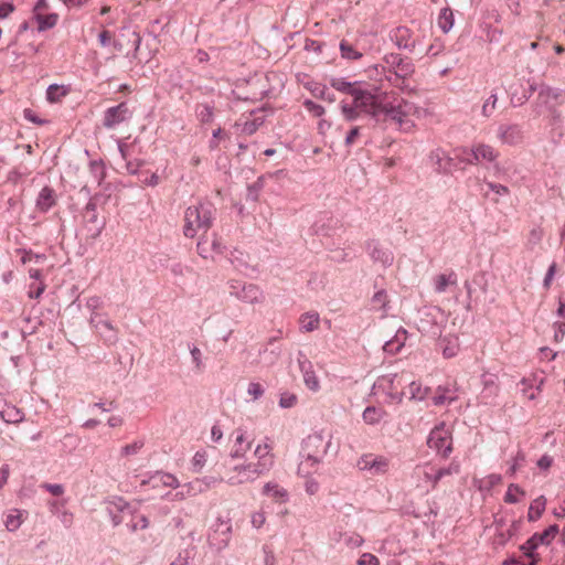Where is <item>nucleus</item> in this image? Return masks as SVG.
Instances as JSON below:
<instances>
[{"label": "nucleus", "instance_id": "obj_1", "mask_svg": "<svg viewBox=\"0 0 565 565\" xmlns=\"http://www.w3.org/2000/svg\"><path fill=\"white\" fill-rule=\"evenodd\" d=\"M330 85L351 96V100L343 99L340 103L341 113L349 121L355 120L361 114H367L376 120L394 124L407 131L414 127L413 119L420 117L419 107L394 93L370 90L343 78H332Z\"/></svg>", "mask_w": 565, "mask_h": 565}, {"label": "nucleus", "instance_id": "obj_2", "mask_svg": "<svg viewBox=\"0 0 565 565\" xmlns=\"http://www.w3.org/2000/svg\"><path fill=\"white\" fill-rule=\"evenodd\" d=\"M255 462H247L225 469L223 476L211 478L206 487H214L216 483L226 482L230 486L252 483L259 477L268 473L275 465V456L269 444L264 443L256 446L254 450Z\"/></svg>", "mask_w": 565, "mask_h": 565}, {"label": "nucleus", "instance_id": "obj_3", "mask_svg": "<svg viewBox=\"0 0 565 565\" xmlns=\"http://www.w3.org/2000/svg\"><path fill=\"white\" fill-rule=\"evenodd\" d=\"M214 211L215 209L213 204L207 201H200L190 205L185 210L183 217L184 236L194 238L195 236L201 235L203 238L212 226Z\"/></svg>", "mask_w": 565, "mask_h": 565}, {"label": "nucleus", "instance_id": "obj_4", "mask_svg": "<svg viewBox=\"0 0 565 565\" xmlns=\"http://www.w3.org/2000/svg\"><path fill=\"white\" fill-rule=\"evenodd\" d=\"M427 445L444 458H448L452 451V428L446 423L435 426L428 436Z\"/></svg>", "mask_w": 565, "mask_h": 565}, {"label": "nucleus", "instance_id": "obj_5", "mask_svg": "<svg viewBox=\"0 0 565 565\" xmlns=\"http://www.w3.org/2000/svg\"><path fill=\"white\" fill-rule=\"evenodd\" d=\"M356 467L372 477H382L390 472L392 462L386 456L369 452L358 459Z\"/></svg>", "mask_w": 565, "mask_h": 565}, {"label": "nucleus", "instance_id": "obj_6", "mask_svg": "<svg viewBox=\"0 0 565 565\" xmlns=\"http://www.w3.org/2000/svg\"><path fill=\"white\" fill-rule=\"evenodd\" d=\"M230 295L246 303H260L264 301V292L254 284H246L239 280L228 282Z\"/></svg>", "mask_w": 565, "mask_h": 565}, {"label": "nucleus", "instance_id": "obj_7", "mask_svg": "<svg viewBox=\"0 0 565 565\" xmlns=\"http://www.w3.org/2000/svg\"><path fill=\"white\" fill-rule=\"evenodd\" d=\"M435 472V465L426 462L418 465L414 468L412 479L415 487L428 491L435 489L437 486Z\"/></svg>", "mask_w": 565, "mask_h": 565}, {"label": "nucleus", "instance_id": "obj_8", "mask_svg": "<svg viewBox=\"0 0 565 565\" xmlns=\"http://www.w3.org/2000/svg\"><path fill=\"white\" fill-rule=\"evenodd\" d=\"M558 533V526L553 524L548 526L542 533H534L523 545H521V551L529 556L534 557V551L542 544L548 545Z\"/></svg>", "mask_w": 565, "mask_h": 565}, {"label": "nucleus", "instance_id": "obj_9", "mask_svg": "<svg viewBox=\"0 0 565 565\" xmlns=\"http://www.w3.org/2000/svg\"><path fill=\"white\" fill-rule=\"evenodd\" d=\"M385 63L393 70L398 78H407L414 72V65L411 60L403 58L398 54H390L385 57Z\"/></svg>", "mask_w": 565, "mask_h": 565}, {"label": "nucleus", "instance_id": "obj_10", "mask_svg": "<svg viewBox=\"0 0 565 565\" xmlns=\"http://www.w3.org/2000/svg\"><path fill=\"white\" fill-rule=\"evenodd\" d=\"M129 116V109L126 103H120L115 107L108 108L104 114V126L113 128L116 125L124 122Z\"/></svg>", "mask_w": 565, "mask_h": 565}, {"label": "nucleus", "instance_id": "obj_11", "mask_svg": "<svg viewBox=\"0 0 565 565\" xmlns=\"http://www.w3.org/2000/svg\"><path fill=\"white\" fill-rule=\"evenodd\" d=\"M520 384L522 385L521 391L524 397L532 401L541 393L544 377L539 379L536 374H532L529 377L522 379Z\"/></svg>", "mask_w": 565, "mask_h": 565}, {"label": "nucleus", "instance_id": "obj_12", "mask_svg": "<svg viewBox=\"0 0 565 565\" xmlns=\"http://www.w3.org/2000/svg\"><path fill=\"white\" fill-rule=\"evenodd\" d=\"M471 156L475 160V164H479L483 161L493 162L499 157V152L490 145L477 142L473 143Z\"/></svg>", "mask_w": 565, "mask_h": 565}, {"label": "nucleus", "instance_id": "obj_13", "mask_svg": "<svg viewBox=\"0 0 565 565\" xmlns=\"http://www.w3.org/2000/svg\"><path fill=\"white\" fill-rule=\"evenodd\" d=\"M498 137L502 143L515 146L522 142L523 134L522 130L515 126H501L498 131Z\"/></svg>", "mask_w": 565, "mask_h": 565}, {"label": "nucleus", "instance_id": "obj_14", "mask_svg": "<svg viewBox=\"0 0 565 565\" xmlns=\"http://www.w3.org/2000/svg\"><path fill=\"white\" fill-rule=\"evenodd\" d=\"M262 493L276 503H286L289 500L288 491L274 481L266 482L263 487Z\"/></svg>", "mask_w": 565, "mask_h": 565}, {"label": "nucleus", "instance_id": "obj_15", "mask_svg": "<svg viewBox=\"0 0 565 565\" xmlns=\"http://www.w3.org/2000/svg\"><path fill=\"white\" fill-rule=\"evenodd\" d=\"M148 483L154 489H160V488L175 489L180 484L178 478L174 475L169 473V472H161V471H157L154 475H152L149 478Z\"/></svg>", "mask_w": 565, "mask_h": 565}, {"label": "nucleus", "instance_id": "obj_16", "mask_svg": "<svg viewBox=\"0 0 565 565\" xmlns=\"http://www.w3.org/2000/svg\"><path fill=\"white\" fill-rule=\"evenodd\" d=\"M28 513L19 509H10L4 514V525L10 532L17 531L25 521Z\"/></svg>", "mask_w": 565, "mask_h": 565}, {"label": "nucleus", "instance_id": "obj_17", "mask_svg": "<svg viewBox=\"0 0 565 565\" xmlns=\"http://www.w3.org/2000/svg\"><path fill=\"white\" fill-rule=\"evenodd\" d=\"M252 443L246 441L245 433L241 429L237 430L234 445L231 449L230 456L233 459L244 458L247 451L250 449Z\"/></svg>", "mask_w": 565, "mask_h": 565}, {"label": "nucleus", "instance_id": "obj_18", "mask_svg": "<svg viewBox=\"0 0 565 565\" xmlns=\"http://www.w3.org/2000/svg\"><path fill=\"white\" fill-rule=\"evenodd\" d=\"M320 466V459L313 455L308 454L298 466V475L302 478H309L317 473Z\"/></svg>", "mask_w": 565, "mask_h": 565}, {"label": "nucleus", "instance_id": "obj_19", "mask_svg": "<svg viewBox=\"0 0 565 565\" xmlns=\"http://www.w3.org/2000/svg\"><path fill=\"white\" fill-rule=\"evenodd\" d=\"M56 203V195L53 189L45 186L41 190L39 193V196L36 199V209L45 213L51 207H53Z\"/></svg>", "mask_w": 565, "mask_h": 565}, {"label": "nucleus", "instance_id": "obj_20", "mask_svg": "<svg viewBox=\"0 0 565 565\" xmlns=\"http://www.w3.org/2000/svg\"><path fill=\"white\" fill-rule=\"evenodd\" d=\"M0 417L7 424H19L24 419V413L12 404H4L0 409Z\"/></svg>", "mask_w": 565, "mask_h": 565}, {"label": "nucleus", "instance_id": "obj_21", "mask_svg": "<svg viewBox=\"0 0 565 565\" xmlns=\"http://www.w3.org/2000/svg\"><path fill=\"white\" fill-rule=\"evenodd\" d=\"M457 281V275L452 270L439 274L434 278V289L436 292L443 294L449 286H456Z\"/></svg>", "mask_w": 565, "mask_h": 565}, {"label": "nucleus", "instance_id": "obj_22", "mask_svg": "<svg viewBox=\"0 0 565 565\" xmlns=\"http://www.w3.org/2000/svg\"><path fill=\"white\" fill-rule=\"evenodd\" d=\"M440 348L443 355L447 359L454 358L458 354L460 344L459 339L456 335L444 337L440 340Z\"/></svg>", "mask_w": 565, "mask_h": 565}, {"label": "nucleus", "instance_id": "obj_23", "mask_svg": "<svg viewBox=\"0 0 565 565\" xmlns=\"http://www.w3.org/2000/svg\"><path fill=\"white\" fill-rule=\"evenodd\" d=\"M300 330L302 332H311L319 328L320 317L318 312H306L299 318Z\"/></svg>", "mask_w": 565, "mask_h": 565}, {"label": "nucleus", "instance_id": "obj_24", "mask_svg": "<svg viewBox=\"0 0 565 565\" xmlns=\"http://www.w3.org/2000/svg\"><path fill=\"white\" fill-rule=\"evenodd\" d=\"M537 98L544 105H548L551 100H555L559 105L563 103L561 90L548 85L541 86Z\"/></svg>", "mask_w": 565, "mask_h": 565}, {"label": "nucleus", "instance_id": "obj_25", "mask_svg": "<svg viewBox=\"0 0 565 565\" xmlns=\"http://www.w3.org/2000/svg\"><path fill=\"white\" fill-rule=\"evenodd\" d=\"M370 255L374 262H377L383 266H390L394 258L393 253L381 245H374Z\"/></svg>", "mask_w": 565, "mask_h": 565}, {"label": "nucleus", "instance_id": "obj_26", "mask_svg": "<svg viewBox=\"0 0 565 565\" xmlns=\"http://www.w3.org/2000/svg\"><path fill=\"white\" fill-rule=\"evenodd\" d=\"M455 393L448 386H438L433 396V403L436 406L450 404L456 399Z\"/></svg>", "mask_w": 565, "mask_h": 565}, {"label": "nucleus", "instance_id": "obj_27", "mask_svg": "<svg viewBox=\"0 0 565 565\" xmlns=\"http://www.w3.org/2000/svg\"><path fill=\"white\" fill-rule=\"evenodd\" d=\"M68 93L70 88L67 86L52 84L46 89V99L51 104L60 103Z\"/></svg>", "mask_w": 565, "mask_h": 565}, {"label": "nucleus", "instance_id": "obj_28", "mask_svg": "<svg viewBox=\"0 0 565 565\" xmlns=\"http://www.w3.org/2000/svg\"><path fill=\"white\" fill-rule=\"evenodd\" d=\"M394 39L396 44L403 49H412L414 47V42L412 40V31L406 26H399L394 32Z\"/></svg>", "mask_w": 565, "mask_h": 565}, {"label": "nucleus", "instance_id": "obj_29", "mask_svg": "<svg viewBox=\"0 0 565 565\" xmlns=\"http://www.w3.org/2000/svg\"><path fill=\"white\" fill-rule=\"evenodd\" d=\"M431 160L438 166V169L444 172H449L452 167L454 159L448 157L443 149H436L431 152Z\"/></svg>", "mask_w": 565, "mask_h": 565}, {"label": "nucleus", "instance_id": "obj_30", "mask_svg": "<svg viewBox=\"0 0 565 565\" xmlns=\"http://www.w3.org/2000/svg\"><path fill=\"white\" fill-rule=\"evenodd\" d=\"M406 339L407 331L405 329H399L394 339L385 343L384 350L390 353H397L405 344Z\"/></svg>", "mask_w": 565, "mask_h": 565}, {"label": "nucleus", "instance_id": "obj_31", "mask_svg": "<svg viewBox=\"0 0 565 565\" xmlns=\"http://www.w3.org/2000/svg\"><path fill=\"white\" fill-rule=\"evenodd\" d=\"M386 416L382 407L369 406L363 412V420L369 425L379 424Z\"/></svg>", "mask_w": 565, "mask_h": 565}, {"label": "nucleus", "instance_id": "obj_32", "mask_svg": "<svg viewBox=\"0 0 565 565\" xmlns=\"http://www.w3.org/2000/svg\"><path fill=\"white\" fill-rule=\"evenodd\" d=\"M545 507H546V499L543 495L533 500L532 503L530 504L529 512H527L529 521L539 520L542 516L543 512L545 511Z\"/></svg>", "mask_w": 565, "mask_h": 565}, {"label": "nucleus", "instance_id": "obj_33", "mask_svg": "<svg viewBox=\"0 0 565 565\" xmlns=\"http://www.w3.org/2000/svg\"><path fill=\"white\" fill-rule=\"evenodd\" d=\"M34 18L38 22V30L40 32L54 28L58 22L57 13H39Z\"/></svg>", "mask_w": 565, "mask_h": 565}, {"label": "nucleus", "instance_id": "obj_34", "mask_svg": "<svg viewBox=\"0 0 565 565\" xmlns=\"http://www.w3.org/2000/svg\"><path fill=\"white\" fill-rule=\"evenodd\" d=\"M212 477H205L203 479H195L189 483H186L183 488L186 489V494L189 497L196 495L210 489L211 487H206V481H211Z\"/></svg>", "mask_w": 565, "mask_h": 565}, {"label": "nucleus", "instance_id": "obj_35", "mask_svg": "<svg viewBox=\"0 0 565 565\" xmlns=\"http://www.w3.org/2000/svg\"><path fill=\"white\" fill-rule=\"evenodd\" d=\"M209 460V452L206 449L198 450L192 459H191V467L193 472L200 473Z\"/></svg>", "mask_w": 565, "mask_h": 565}, {"label": "nucleus", "instance_id": "obj_36", "mask_svg": "<svg viewBox=\"0 0 565 565\" xmlns=\"http://www.w3.org/2000/svg\"><path fill=\"white\" fill-rule=\"evenodd\" d=\"M438 26L443 30V32L447 33L454 25V14L449 8H444L438 17Z\"/></svg>", "mask_w": 565, "mask_h": 565}, {"label": "nucleus", "instance_id": "obj_37", "mask_svg": "<svg viewBox=\"0 0 565 565\" xmlns=\"http://www.w3.org/2000/svg\"><path fill=\"white\" fill-rule=\"evenodd\" d=\"M428 387H423L418 382H412L407 387V393L411 399L423 401L428 395Z\"/></svg>", "mask_w": 565, "mask_h": 565}, {"label": "nucleus", "instance_id": "obj_38", "mask_svg": "<svg viewBox=\"0 0 565 565\" xmlns=\"http://www.w3.org/2000/svg\"><path fill=\"white\" fill-rule=\"evenodd\" d=\"M196 249L200 256L203 258H212V252H220V243L216 241V238L213 239L211 247L206 246V242H204L202 238L199 241L196 245Z\"/></svg>", "mask_w": 565, "mask_h": 565}, {"label": "nucleus", "instance_id": "obj_39", "mask_svg": "<svg viewBox=\"0 0 565 565\" xmlns=\"http://www.w3.org/2000/svg\"><path fill=\"white\" fill-rule=\"evenodd\" d=\"M499 391H500L499 384L497 383V381L494 379H492V377L486 379L483 381V390L481 393V397L482 398L495 397V396H498Z\"/></svg>", "mask_w": 565, "mask_h": 565}, {"label": "nucleus", "instance_id": "obj_40", "mask_svg": "<svg viewBox=\"0 0 565 565\" xmlns=\"http://www.w3.org/2000/svg\"><path fill=\"white\" fill-rule=\"evenodd\" d=\"M472 151H473V145L470 148H468V147L457 148L454 150V153H455V158L458 161L467 163V164H475V160L471 156Z\"/></svg>", "mask_w": 565, "mask_h": 565}, {"label": "nucleus", "instance_id": "obj_41", "mask_svg": "<svg viewBox=\"0 0 565 565\" xmlns=\"http://www.w3.org/2000/svg\"><path fill=\"white\" fill-rule=\"evenodd\" d=\"M524 491L516 484H510L504 495V501L507 503H516L524 497Z\"/></svg>", "mask_w": 565, "mask_h": 565}, {"label": "nucleus", "instance_id": "obj_42", "mask_svg": "<svg viewBox=\"0 0 565 565\" xmlns=\"http://www.w3.org/2000/svg\"><path fill=\"white\" fill-rule=\"evenodd\" d=\"M340 51L342 57L348 60H359L362 56V54L356 51L348 41H342L340 43Z\"/></svg>", "mask_w": 565, "mask_h": 565}, {"label": "nucleus", "instance_id": "obj_43", "mask_svg": "<svg viewBox=\"0 0 565 565\" xmlns=\"http://www.w3.org/2000/svg\"><path fill=\"white\" fill-rule=\"evenodd\" d=\"M145 446V441L142 439L134 440L130 444L124 446L120 450L121 455L125 457H130L137 455Z\"/></svg>", "mask_w": 565, "mask_h": 565}, {"label": "nucleus", "instance_id": "obj_44", "mask_svg": "<svg viewBox=\"0 0 565 565\" xmlns=\"http://www.w3.org/2000/svg\"><path fill=\"white\" fill-rule=\"evenodd\" d=\"M303 381H305L306 386L310 391H312V392L319 391L320 382H319V379H318V376L316 375V373L313 371L306 370L303 372Z\"/></svg>", "mask_w": 565, "mask_h": 565}, {"label": "nucleus", "instance_id": "obj_45", "mask_svg": "<svg viewBox=\"0 0 565 565\" xmlns=\"http://www.w3.org/2000/svg\"><path fill=\"white\" fill-rule=\"evenodd\" d=\"M303 106L313 117H321L326 111L321 105L310 99L305 100Z\"/></svg>", "mask_w": 565, "mask_h": 565}, {"label": "nucleus", "instance_id": "obj_46", "mask_svg": "<svg viewBox=\"0 0 565 565\" xmlns=\"http://www.w3.org/2000/svg\"><path fill=\"white\" fill-rule=\"evenodd\" d=\"M498 97L495 94H492L482 106V115L484 117H490L495 109Z\"/></svg>", "mask_w": 565, "mask_h": 565}, {"label": "nucleus", "instance_id": "obj_47", "mask_svg": "<svg viewBox=\"0 0 565 565\" xmlns=\"http://www.w3.org/2000/svg\"><path fill=\"white\" fill-rule=\"evenodd\" d=\"M459 471V466L458 465H451L450 467L448 468H438L435 466V472L434 473L436 476V482L438 483V481L444 478L445 476H449L451 473H457Z\"/></svg>", "mask_w": 565, "mask_h": 565}, {"label": "nucleus", "instance_id": "obj_48", "mask_svg": "<svg viewBox=\"0 0 565 565\" xmlns=\"http://www.w3.org/2000/svg\"><path fill=\"white\" fill-rule=\"evenodd\" d=\"M253 527L260 529L266 523V514L264 511H256L250 515Z\"/></svg>", "mask_w": 565, "mask_h": 565}, {"label": "nucleus", "instance_id": "obj_49", "mask_svg": "<svg viewBox=\"0 0 565 565\" xmlns=\"http://www.w3.org/2000/svg\"><path fill=\"white\" fill-rule=\"evenodd\" d=\"M45 287L46 286H45V284L42 280H40L38 284H31L30 285V290H29V294H28L29 297L30 298H35V299L40 298L41 295L44 292Z\"/></svg>", "mask_w": 565, "mask_h": 565}, {"label": "nucleus", "instance_id": "obj_50", "mask_svg": "<svg viewBox=\"0 0 565 565\" xmlns=\"http://www.w3.org/2000/svg\"><path fill=\"white\" fill-rule=\"evenodd\" d=\"M554 328V341L561 342L565 335V321H557L553 324Z\"/></svg>", "mask_w": 565, "mask_h": 565}, {"label": "nucleus", "instance_id": "obj_51", "mask_svg": "<svg viewBox=\"0 0 565 565\" xmlns=\"http://www.w3.org/2000/svg\"><path fill=\"white\" fill-rule=\"evenodd\" d=\"M297 403V396L294 394H282L279 399V405L284 408H290Z\"/></svg>", "mask_w": 565, "mask_h": 565}, {"label": "nucleus", "instance_id": "obj_52", "mask_svg": "<svg viewBox=\"0 0 565 565\" xmlns=\"http://www.w3.org/2000/svg\"><path fill=\"white\" fill-rule=\"evenodd\" d=\"M113 39H114L113 32H110L109 30H106V29H103L98 34V42H99L100 46L108 45Z\"/></svg>", "mask_w": 565, "mask_h": 565}, {"label": "nucleus", "instance_id": "obj_53", "mask_svg": "<svg viewBox=\"0 0 565 565\" xmlns=\"http://www.w3.org/2000/svg\"><path fill=\"white\" fill-rule=\"evenodd\" d=\"M41 487L55 497H60L64 493L62 484L43 483Z\"/></svg>", "mask_w": 565, "mask_h": 565}, {"label": "nucleus", "instance_id": "obj_54", "mask_svg": "<svg viewBox=\"0 0 565 565\" xmlns=\"http://www.w3.org/2000/svg\"><path fill=\"white\" fill-rule=\"evenodd\" d=\"M247 392L254 399H257L264 394V388L259 383H250Z\"/></svg>", "mask_w": 565, "mask_h": 565}, {"label": "nucleus", "instance_id": "obj_55", "mask_svg": "<svg viewBox=\"0 0 565 565\" xmlns=\"http://www.w3.org/2000/svg\"><path fill=\"white\" fill-rule=\"evenodd\" d=\"M358 565H379V559L370 553H364L359 558Z\"/></svg>", "mask_w": 565, "mask_h": 565}, {"label": "nucleus", "instance_id": "obj_56", "mask_svg": "<svg viewBox=\"0 0 565 565\" xmlns=\"http://www.w3.org/2000/svg\"><path fill=\"white\" fill-rule=\"evenodd\" d=\"M23 116L26 120L36 125H44L47 122L46 120L39 118L32 109H24Z\"/></svg>", "mask_w": 565, "mask_h": 565}, {"label": "nucleus", "instance_id": "obj_57", "mask_svg": "<svg viewBox=\"0 0 565 565\" xmlns=\"http://www.w3.org/2000/svg\"><path fill=\"white\" fill-rule=\"evenodd\" d=\"M10 476V467L9 465H2L0 467V490L3 489V487L7 484L8 479Z\"/></svg>", "mask_w": 565, "mask_h": 565}, {"label": "nucleus", "instance_id": "obj_58", "mask_svg": "<svg viewBox=\"0 0 565 565\" xmlns=\"http://www.w3.org/2000/svg\"><path fill=\"white\" fill-rule=\"evenodd\" d=\"M374 306H379L381 308L385 307L387 302V295L385 291H379L374 295L372 299Z\"/></svg>", "mask_w": 565, "mask_h": 565}, {"label": "nucleus", "instance_id": "obj_59", "mask_svg": "<svg viewBox=\"0 0 565 565\" xmlns=\"http://www.w3.org/2000/svg\"><path fill=\"white\" fill-rule=\"evenodd\" d=\"M14 6L10 2H4L0 4V20L8 18L13 11Z\"/></svg>", "mask_w": 565, "mask_h": 565}, {"label": "nucleus", "instance_id": "obj_60", "mask_svg": "<svg viewBox=\"0 0 565 565\" xmlns=\"http://www.w3.org/2000/svg\"><path fill=\"white\" fill-rule=\"evenodd\" d=\"M306 87L317 97H323L324 87L317 83H308Z\"/></svg>", "mask_w": 565, "mask_h": 565}, {"label": "nucleus", "instance_id": "obj_61", "mask_svg": "<svg viewBox=\"0 0 565 565\" xmlns=\"http://www.w3.org/2000/svg\"><path fill=\"white\" fill-rule=\"evenodd\" d=\"M50 4L47 0H38L33 8V14L36 17L39 13H44L46 10H49Z\"/></svg>", "mask_w": 565, "mask_h": 565}, {"label": "nucleus", "instance_id": "obj_62", "mask_svg": "<svg viewBox=\"0 0 565 565\" xmlns=\"http://www.w3.org/2000/svg\"><path fill=\"white\" fill-rule=\"evenodd\" d=\"M555 271H556V265L555 264H552L546 273V276L544 278V287L546 289L550 288L551 284H552V280L554 278V275H555Z\"/></svg>", "mask_w": 565, "mask_h": 565}, {"label": "nucleus", "instance_id": "obj_63", "mask_svg": "<svg viewBox=\"0 0 565 565\" xmlns=\"http://www.w3.org/2000/svg\"><path fill=\"white\" fill-rule=\"evenodd\" d=\"M359 136H360V128L359 127L352 128L345 138L347 146L353 145Z\"/></svg>", "mask_w": 565, "mask_h": 565}, {"label": "nucleus", "instance_id": "obj_64", "mask_svg": "<svg viewBox=\"0 0 565 565\" xmlns=\"http://www.w3.org/2000/svg\"><path fill=\"white\" fill-rule=\"evenodd\" d=\"M308 480L306 481V491L309 493V494H315L318 492L319 490V483L317 481H315L313 479H310L307 478Z\"/></svg>", "mask_w": 565, "mask_h": 565}]
</instances>
